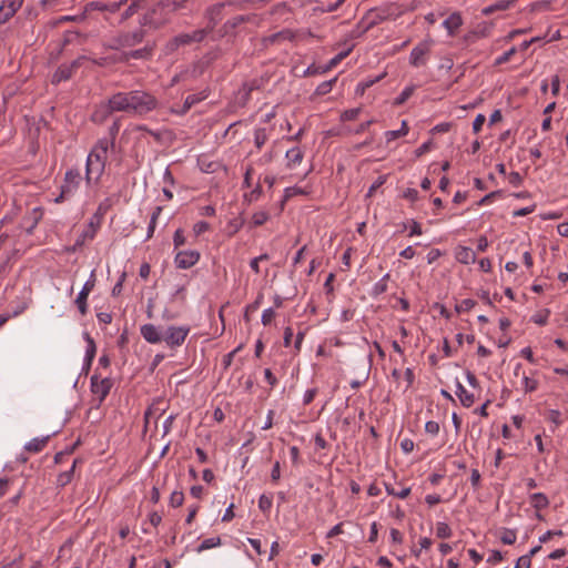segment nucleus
<instances>
[{
	"mask_svg": "<svg viewBox=\"0 0 568 568\" xmlns=\"http://www.w3.org/2000/svg\"><path fill=\"white\" fill-rule=\"evenodd\" d=\"M159 106L158 99L148 91L132 90L112 94L106 105L92 114L94 121H103L112 112H124L135 116H143Z\"/></svg>",
	"mask_w": 568,
	"mask_h": 568,
	"instance_id": "1",
	"label": "nucleus"
},
{
	"mask_svg": "<svg viewBox=\"0 0 568 568\" xmlns=\"http://www.w3.org/2000/svg\"><path fill=\"white\" fill-rule=\"evenodd\" d=\"M110 142L106 139H101L92 148L88 154L85 162V184L87 186H95L99 184L104 170L108 158Z\"/></svg>",
	"mask_w": 568,
	"mask_h": 568,
	"instance_id": "2",
	"label": "nucleus"
},
{
	"mask_svg": "<svg viewBox=\"0 0 568 568\" xmlns=\"http://www.w3.org/2000/svg\"><path fill=\"white\" fill-rule=\"evenodd\" d=\"M242 2L236 1H227V2H220L216 4H213L209 7L205 11L204 19H205V28L200 31V36H204L205 33L212 32L217 24V22L222 18V12L225 7H241Z\"/></svg>",
	"mask_w": 568,
	"mask_h": 568,
	"instance_id": "3",
	"label": "nucleus"
},
{
	"mask_svg": "<svg viewBox=\"0 0 568 568\" xmlns=\"http://www.w3.org/2000/svg\"><path fill=\"white\" fill-rule=\"evenodd\" d=\"M82 182V175L78 169H70L65 172L64 181L61 185V193L55 199V202L59 203L62 200L70 199L75 194L80 184Z\"/></svg>",
	"mask_w": 568,
	"mask_h": 568,
	"instance_id": "4",
	"label": "nucleus"
},
{
	"mask_svg": "<svg viewBox=\"0 0 568 568\" xmlns=\"http://www.w3.org/2000/svg\"><path fill=\"white\" fill-rule=\"evenodd\" d=\"M190 331H191V328L187 325L168 326L163 333V342L170 348H178L183 345L187 335L190 334Z\"/></svg>",
	"mask_w": 568,
	"mask_h": 568,
	"instance_id": "5",
	"label": "nucleus"
},
{
	"mask_svg": "<svg viewBox=\"0 0 568 568\" xmlns=\"http://www.w3.org/2000/svg\"><path fill=\"white\" fill-rule=\"evenodd\" d=\"M432 47V41L424 40L419 42L410 52L409 63L415 67H423L428 60V53Z\"/></svg>",
	"mask_w": 568,
	"mask_h": 568,
	"instance_id": "6",
	"label": "nucleus"
},
{
	"mask_svg": "<svg viewBox=\"0 0 568 568\" xmlns=\"http://www.w3.org/2000/svg\"><path fill=\"white\" fill-rule=\"evenodd\" d=\"M94 286L95 271L93 270L75 298V305L82 315H84L88 311L87 300L89 294L93 291Z\"/></svg>",
	"mask_w": 568,
	"mask_h": 568,
	"instance_id": "7",
	"label": "nucleus"
},
{
	"mask_svg": "<svg viewBox=\"0 0 568 568\" xmlns=\"http://www.w3.org/2000/svg\"><path fill=\"white\" fill-rule=\"evenodd\" d=\"M113 383L110 378H100L98 375L91 377V390L102 403L109 395Z\"/></svg>",
	"mask_w": 568,
	"mask_h": 568,
	"instance_id": "8",
	"label": "nucleus"
},
{
	"mask_svg": "<svg viewBox=\"0 0 568 568\" xmlns=\"http://www.w3.org/2000/svg\"><path fill=\"white\" fill-rule=\"evenodd\" d=\"M80 61H81V59H77L70 64L60 65L57 69V71L53 73L51 82L53 84H59L63 81H68L69 79H71L74 70L79 68Z\"/></svg>",
	"mask_w": 568,
	"mask_h": 568,
	"instance_id": "9",
	"label": "nucleus"
},
{
	"mask_svg": "<svg viewBox=\"0 0 568 568\" xmlns=\"http://www.w3.org/2000/svg\"><path fill=\"white\" fill-rule=\"evenodd\" d=\"M200 253L197 251H180L174 258L175 265L179 268H190L197 263Z\"/></svg>",
	"mask_w": 568,
	"mask_h": 568,
	"instance_id": "10",
	"label": "nucleus"
},
{
	"mask_svg": "<svg viewBox=\"0 0 568 568\" xmlns=\"http://www.w3.org/2000/svg\"><path fill=\"white\" fill-rule=\"evenodd\" d=\"M22 4L23 0H3L0 4V24L12 18Z\"/></svg>",
	"mask_w": 568,
	"mask_h": 568,
	"instance_id": "11",
	"label": "nucleus"
},
{
	"mask_svg": "<svg viewBox=\"0 0 568 568\" xmlns=\"http://www.w3.org/2000/svg\"><path fill=\"white\" fill-rule=\"evenodd\" d=\"M142 337L150 344L163 342V333L154 324H144L140 327Z\"/></svg>",
	"mask_w": 568,
	"mask_h": 568,
	"instance_id": "12",
	"label": "nucleus"
},
{
	"mask_svg": "<svg viewBox=\"0 0 568 568\" xmlns=\"http://www.w3.org/2000/svg\"><path fill=\"white\" fill-rule=\"evenodd\" d=\"M82 336L87 343L85 355L83 358V367L89 368L92 365V362L94 359V356L97 353V345H95L94 339L91 337V335L88 332H83Z\"/></svg>",
	"mask_w": 568,
	"mask_h": 568,
	"instance_id": "13",
	"label": "nucleus"
},
{
	"mask_svg": "<svg viewBox=\"0 0 568 568\" xmlns=\"http://www.w3.org/2000/svg\"><path fill=\"white\" fill-rule=\"evenodd\" d=\"M251 19H255L254 17L251 18V17H245V16H237V17H234L230 20H227L225 22V24L223 26V30H224V34H227V33H231L233 31L235 32H246L247 30L245 29H239L236 30V28L241 27L242 24H244L246 21L251 20Z\"/></svg>",
	"mask_w": 568,
	"mask_h": 568,
	"instance_id": "14",
	"label": "nucleus"
},
{
	"mask_svg": "<svg viewBox=\"0 0 568 568\" xmlns=\"http://www.w3.org/2000/svg\"><path fill=\"white\" fill-rule=\"evenodd\" d=\"M455 258L459 263L468 265L476 261V254L470 247L459 245L455 250Z\"/></svg>",
	"mask_w": 568,
	"mask_h": 568,
	"instance_id": "15",
	"label": "nucleus"
},
{
	"mask_svg": "<svg viewBox=\"0 0 568 568\" xmlns=\"http://www.w3.org/2000/svg\"><path fill=\"white\" fill-rule=\"evenodd\" d=\"M285 158L287 161L288 169H295L300 165L304 158V152L300 146H294L286 151Z\"/></svg>",
	"mask_w": 568,
	"mask_h": 568,
	"instance_id": "16",
	"label": "nucleus"
},
{
	"mask_svg": "<svg viewBox=\"0 0 568 568\" xmlns=\"http://www.w3.org/2000/svg\"><path fill=\"white\" fill-rule=\"evenodd\" d=\"M515 2H516V0H498L495 3L485 7L481 10V13L485 16H489L497 11H505V10L509 9Z\"/></svg>",
	"mask_w": 568,
	"mask_h": 568,
	"instance_id": "17",
	"label": "nucleus"
},
{
	"mask_svg": "<svg viewBox=\"0 0 568 568\" xmlns=\"http://www.w3.org/2000/svg\"><path fill=\"white\" fill-rule=\"evenodd\" d=\"M443 26L446 28L448 33H454L462 26L463 20L458 12H454L443 20Z\"/></svg>",
	"mask_w": 568,
	"mask_h": 568,
	"instance_id": "18",
	"label": "nucleus"
},
{
	"mask_svg": "<svg viewBox=\"0 0 568 568\" xmlns=\"http://www.w3.org/2000/svg\"><path fill=\"white\" fill-rule=\"evenodd\" d=\"M455 393H456V396L459 398L463 406L470 407L474 404V402H475L474 394L468 392L459 382H457Z\"/></svg>",
	"mask_w": 568,
	"mask_h": 568,
	"instance_id": "19",
	"label": "nucleus"
},
{
	"mask_svg": "<svg viewBox=\"0 0 568 568\" xmlns=\"http://www.w3.org/2000/svg\"><path fill=\"white\" fill-rule=\"evenodd\" d=\"M386 77V72H383L376 77H369V78H366L365 80L361 81L357 85H356V89H355V93L357 95H363L365 93V91L371 88L372 85H374L375 83L379 82L381 80H383L384 78Z\"/></svg>",
	"mask_w": 568,
	"mask_h": 568,
	"instance_id": "20",
	"label": "nucleus"
},
{
	"mask_svg": "<svg viewBox=\"0 0 568 568\" xmlns=\"http://www.w3.org/2000/svg\"><path fill=\"white\" fill-rule=\"evenodd\" d=\"M48 440L49 436L32 438L24 445V449L33 454L40 453L45 447Z\"/></svg>",
	"mask_w": 568,
	"mask_h": 568,
	"instance_id": "21",
	"label": "nucleus"
},
{
	"mask_svg": "<svg viewBox=\"0 0 568 568\" xmlns=\"http://www.w3.org/2000/svg\"><path fill=\"white\" fill-rule=\"evenodd\" d=\"M409 129L407 125V121L403 120L402 125L398 130H392L385 132V139L386 142H392L393 140H396L398 138L405 136L408 133Z\"/></svg>",
	"mask_w": 568,
	"mask_h": 568,
	"instance_id": "22",
	"label": "nucleus"
},
{
	"mask_svg": "<svg viewBox=\"0 0 568 568\" xmlns=\"http://www.w3.org/2000/svg\"><path fill=\"white\" fill-rule=\"evenodd\" d=\"M530 504L534 508L540 510L548 507L549 500L545 494L535 493L530 496Z\"/></svg>",
	"mask_w": 568,
	"mask_h": 568,
	"instance_id": "23",
	"label": "nucleus"
},
{
	"mask_svg": "<svg viewBox=\"0 0 568 568\" xmlns=\"http://www.w3.org/2000/svg\"><path fill=\"white\" fill-rule=\"evenodd\" d=\"M206 94L204 92L197 93V94H190L185 98L184 104H183V113L190 110L194 104L203 101L206 99Z\"/></svg>",
	"mask_w": 568,
	"mask_h": 568,
	"instance_id": "24",
	"label": "nucleus"
},
{
	"mask_svg": "<svg viewBox=\"0 0 568 568\" xmlns=\"http://www.w3.org/2000/svg\"><path fill=\"white\" fill-rule=\"evenodd\" d=\"M385 490L388 495L395 496L399 499H405L410 494L409 487H404L400 490H396L392 484L385 483Z\"/></svg>",
	"mask_w": 568,
	"mask_h": 568,
	"instance_id": "25",
	"label": "nucleus"
},
{
	"mask_svg": "<svg viewBox=\"0 0 568 568\" xmlns=\"http://www.w3.org/2000/svg\"><path fill=\"white\" fill-rule=\"evenodd\" d=\"M377 12H369L359 23L361 32H367L376 23Z\"/></svg>",
	"mask_w": 568,
	"mask_h": 568,
	"instance_id": "26",
	"label": "nucleus"
},
{
	"mask_svg": "<svg viewBox=\"0 0 568 568\" xmlns=\"http://www.w3.org/2000/svg\"><path fill=\"white\" fill-rule=\"evenodd\" d=\"M453 530L447 523L439 521L436 524V536L440 539H446L452 537Z\"/></svg>",
	"mask_w": 568,
	"mask_h": 568,
	"instance_id": "27",
	"label": "nucleus"
},
{
	"mask_svg": "<svg viewBox=\"0 0 568 568\" xmlns=\"http://www.w3.org/2000/svg\"><path fill=\"white\" fill-rule=\"evenodd\" d=\"M268 140V134L265 128H258L254 131V143L257 149H261Z\"/></svg>",
	"mask_w": 568,
	"mask_h": 568,
	"instance_id": "28",
	"label": "nucleus"
},
{
	"mask_svg": "<svg viewBox=\"0 0 568 568\" xmlns=\"http://www.w3.org/2000/svg\"><path fill=\"white\" fill-rule=\"evenodd\" d=\"M538 387V381L527 376L525 373L521 376V388L525 393H531Z\"/></svg>",
	"mask_w": 568,
	"mask_h": 568,
	"instance_id": "29",
	"label": "nucleus"
},
{
	"mask_svg": "<svg viewBox=\"0 0 568 568\" xmlns=\"http://www.w3.org/2000/svg\"><path fill=\"white\" fill-rule=\"evenodd\" d=\"M336 81H337V77H335L328 81H324V82L320 83L315 89V94L316 95H325V94L329 93L333 89V85L336 83Z\"/></svg>",
	"mask_w": 568,
	"mask_h": 568,
	"instance_id": "30",
	"label": "nucleus"
},
{
	"mask_svg": "<svg viewBox=\"0 0 568 568\" xmlns=\"http://www.w3.org/2000/svg\"><path fill=\"white\" fill-rule=\"evenodd\" d=\"M221 545V538L220 537H211L204 539L197 547L196 551L202 552L207 549L215 548Z\"/></svg>",
	"mask_w": 568,
	"mask_h": 568,
	"instance_id": "31",
	"label": "nucleus"
},
{
	"mask_svg": "<svg viewBox=\"0 0 568 568\" xmlns=\"http://www.w3.org/2000/svg\"><path fill=\"white\" fill-rule=\"evenodd\" d=\"M416 90V85L412 84V85H407L402 92L395 99V104L396 105H402L404 104L414 93V91Z\"/></svg>",
	"mask_w": 568,
	"mask_h": 568,
	"instance_id": "32",
	"label": "nucleus"
},
{
	"mask_svg": "<svg viewBox=\"0 0 568 568\" xmlns=\"http://www.w3.org/2000/svg\"><path fill=\"white\" fill-rule=\"evenodd\" d=\"M540 549H541L540 545H537V546L532 547L530 549L529 554L524 555V556L518 558V565H524L525 568H529L530 567L531 557L535 556L537 552H539ZM515 568H519V567H515Z\"/></svg>",
	"mask_w": 568,
	"mask_h": 568,
	"instance_id": "33",
	"label": "nucleus"
},
{
	"mask_svg": "<svg viewBox=\"0 0 568 568\" xmlns=\"http://www.w3.org/2000/svg\"><path fill=\"white\" fill-rule=\"evenodd\" d=\"M161 212H162L161 206L154 207V210L151 214L149 226H148V239H150L153 235L155 226H156V221H158L159 216L161 215Z\"/></svg>",
	"mask_w": 568,
	"mask_h": 568,
	"instance_id": "34",
	"label": "nucleus"
},
{
	"mask_svg": "<svg viewBox=\"0 0 568 568\" xmlns=\"http://www.w3.org/2000/svg\"><path fill=\"white\" fill-rule=\"evenodd\" d=\"M270 217V214L266 211H256L252 215V223L254 226L263 225Z\"/></svg>",
	"mask_w": 568,
	"mask_h": 568,
	"instance_id": "35",
	"label": "nucleus"
},
{
	"mask_svg": "<svg viewBox=\"0 0 568 568\" xmlns=\"http://www.w3.org/2000/svg\"><path fill=\"white\" fill-rule=\"evenodd\" d=\"M517 535L514 529H504L500 536V540L505 545H513L516 542Z\"/></svg>",
	"mask_w": 568,
	"mask_h": 568,
	"instance_id": "36",
	"label": "nucleus"
},
{
	"mask_svg": "<svg viewBox=\"0 0 568 568\" xmlns=\"http://www.w3.org/2000/svg\"><path fill=\"white\" fill-rule=\"evenodd\" d=\"M74 467H75V462H73V465L71 466V468L69 470L63 471L58 476V484L60 486H65L71 481V479L73 477Z\"/></svg>",
	"mask_w": 568,
	"mask_h": 568,
	"instance_id": "37",
	"label": "nucleus"
},
{
	"mask_svg": "<svg viewBox=\"0 0 568 568\" xmlns=\"http://www.w3.org/2000/svg\"><path fill=\"white\" fill-rule=\"evenodd\" d=\"M67 0H40V6L44 10H55L57 8L67 4Z\"/></svg>",
	"mask_w": 568,
	"mask_h": 568,
	"instance_id": "38",
	"label": "nucleus"
},
{
	"mask_svg": "<svg viewBox=\"0 0 568 568\" xmlns=\"http://www.w3.org/2000/svg\"><path fill=\"white\" fill-rule=\"evenodd\" d=\"M475 305H476V302L474 300L465 298V300L460 301L455 306V310L457 313H465V312H469Z\"/></svg>",
	"mask_w": 568,
	"mask_h": 568,
	"instance_id": "39",
	"label": "nucleus"
},
{
	"mask_svg": "<svg viewBox=\"0 0 568 568\" xmlns=\"http://www.w3.org/2000/svg\"><path fill=\"white\" fill-rule=\"evenodd\" d=\"M272 504H273V498L271 495H261L260 498H258V508L266 513L271 509L272 507Z\"/></svg>",
	"mask_w": 568,
	"mask_h": 568,
	"instance_id": "40",
	"label": "nucleus"
},
{
	"mask_svg": "<svg viewBox=\"0 0 568 568\" xmlns=\"http://www.w3.org/2000/svg\"><path fill=\"white\" fill-rule=\"evenodd\" d=\"M389 275L386 274L384 275L378 282H376L373 286V293L375 295H379V294H383L384 292H386L387 290V280H388Z\"/></svg>",
	"mask_w": 568,
	"mask_h": 568,
	"instance_id": "41",
	"label": "nucleus"
},
{
	"mask_svg": "<svg viewBox=\"0 0 568 568\" xmlns=\"http://www.w3.org/2000/svg\"><path fill=\"white\" fill-rule=\"evenodd\" d=\"M275 315H276V313H275L274 308L268 307V308L264 310L262 313V317H261L262 324L264 326L270 325L273 322Z\"/></svg>",
	"mask_w": 568,
	"mask_h": 568,
	"instance_id": "42",
	"label": "nucleus"
},
{
	"mask_svg": "<svg viewBox=\"0 0 568 568\" xmlns=\"http://www.w3.org/2000/svg\"><path fill=\"white\" fill-rule=\"evenodd\" d=\"M324 73H326L324 65L311 64L305 69L303 74H304V77H310V75L324 74Z\"/></svg>",
	"mask_w": 568,
	"mask_h": 568,
	"instance_id": "43",
	"label": "nucleus"
},
{
	"mask_svg": "<svg viewBox=\"0 0 568 568\" xmlns=\"http://www.w3.org/2000/svg\"><path fill=\"white\" fill-rule=\"evenodd\" d=\"M184 501V495L182 491L174 490L170 496V505L172 507H180Z\"/></svg>",
	"mask_w": 568,
	"mask_h": 568,
	"instance_id": "44",
	"label": "nucleus"
},
{
	"mask_svg": "<svg viewBox=\"0 0 568 568\" xmlns=\"http://www.w3.org/2000/svg\"><path fill=\"white\" fill-rule=\"evenodd\" d=\"M386 175H379L373 184L369 186L368 192L366 194L367 197L373 196L374 192L379 189L386 182Z\"/></svg>",
	"mask_w": 568,
	"mask_h": 568,
	"instance_id": "45",
	"label": "nucleus"
},
{
	"mask_svg": "<svg viewBox=\"0 0 568 568\" xmlns=\"http://www.w3.org/2000/svg\"><path fill=\"white\" fill-rule=\"evenodd\" d=\"M359 113H361L359 108L345 110L342 113L341 119H342V121H353L358 116Z\"/></svg>",
	"mask_w": 568,
	"mask_h": 568,
	"instance_id": "46",
	"label": "nucleus"
},
{
	"mask_svg": "<svg viewBox=\"0 0 568 568\" xmlns=\"http://www.w3.org/2000/svg\"><path fill=\"white\" fill-rule=\"evenodd\" d=\"M439 424L437 422H434V420H428L426 424H425V432L432 436H437L438 433H439Z\"/></svg>",
	"mask_w": 568,
	"mask_h": 568,
	"instance_id": "47",
	"label": "nucleus"
},
{
	"mask_svg": "<svg viewBox=\"0 0 568 568\" xmlns=\"http://www.w3.org/2000/svg\"><path fill=\"white\" fill-rule=\"evenodd\" d=\"M517 51L515 47L510 48L506 52H504L500 57H498L495 61V64H503L510 60L511 55Z\"/></svg>",
	"mask_w": 568,
	"mask_h": 568,
	"instance_id": "48",
	"label": "nucleus"
},
{
	"mask_svg": "<svg viewBox=\"0 0 568 568\" xmlns=\"http://www.w3.org/2000/svg\"><path fill=\"white\" fill-rule=\"evenodd\" d=\"M485 121H486V118L484 114H477L473 121V131L475 133H478L481 130Z\"/></svg>",
	"mask_w": 568,
	"mask_h": 568,
	"instance_id": "49",
	"label": "nucleus"
},
{
	"mask_svg": "<svg viewBox=\"0 0 568 568\" xmlns=\"http://www.w3.org/2000/svg\"><path fill=\"white\" fill-rule=\"evenodd\" d=\"M316 394H317V388L306 389L303 395V404L304 405L311 404L312 400L315 398Z\"/></svg>",
	"mask_w": 568,
	"mask_h": 568,
	"instance_id": "50",
	"label": "nucleus"
},
{
	"mask_svg": "<svg viewBox=\"0 0 568 568\" xmlns=\"http://www.w3.org/2000/svg\"><path fill=\"white\" fill-rule=\"evenodd\" d=\"M403 197L410 202H415L418 200V191L416 189L408 187L404 191Z\"/></svg>",
	"mask_w": 568,
	"mask_h": 568,
	"instance_id": "51",
	"label": "nucleus"
},
{
	"mask_svg": "<svg viewBox=\"0 0 568 568\" xmlns=\"http://www.w3.org/2000/svg\"><path fill=\"white\" fill-rule=\"evenodd\" d=\"M209 227H210V225L207 222L200 221L194 224L193 231H194L195 235H200V234L206 232L209 230Z\"/></svg>",
	"mask_w": 568,
	"mask_h": 568,
	"instance_id": "52",
	"label": "nucleus"
},
{
	"mask_svg": "<svg viewBox=\"0 0 568 568\" xmlns=\"http://www.w3.org/2000/svg\"><path fill=\"white\" fill-rule=\"evenodd\" d=\"M149 54V51L146 49H141V50H133V51H130L125 54V57L129 59V58H132V59H142L144 57H146Z\"/></svg>",
	"mask_w": 568,
	"mask_h": 568,
	"instance_id": "53",
	"label": "nucleus"
},
{
	"mask_svg": "<svg viewBox=\"0 0 568 568\" xmlns=\"http://www.w3.org/2000/svg\"><path fill=\"white\" fill-rule=\"evenodd\" d=\"M535 211V205L521 207L513 212V216L520 217L526 216Z\"/></svg>",
	"mask_w": 568,
	"mask_h": 568,
	"instance_id": "54",
	"label": "nucleus"
},
{
	"mask_svg": "<svg viewBox=\"0 0 568 568\" xmlns=\"http://www.w3.org/2000/svg\"><path fill=\"white\" fill-rule=\"evenodd\" d=\"M173 242H174L175 247L184 245L185 237H184L182 230H176L174 232Z\"/></svg>",
	"mask_w": 568,
	"mask_h": 568,
	"instance_id": "55",
	"label": "nucleus"
},
{
	"mask_svg": "<svg viewBox=\"0 0 568 568\" xmlns=\"http://www.w3.org/2000/svg\"><path fill=\"white\" fill-rule=\"evenodd\" d=\"M432 141H426L424 142L422 145H419L415 153H416V156H422L423 154L427 153L430 149H432Z\"/></svg>",
	"mask_w": 568,
	"mask_h": 568,
	"instance_id": "56",
	"label": "nucleus"
},
{
	"mask_svg": "<svg viewBox=\"0 0 568 568\" xmlns=\"http://www.w3.org/2000/svg\"><path fill=\"white\" fill-rule=\"evenodd\" d=\"M400 448L405 454H408L414 449V442L412 439L405 438L400 442Z\"/></svg>",
	"mask_w": 568,
	"mask_h": 568,
	"instance_id": "57",
	"label": "nucleus"
},
{
	"mask_svg": "<svg viewBox=\"0 0 568 568\" xmlns=\"http://www.w3.org/2000/svg\"><path fill=\"white\" fill-rule=\"evenodd\" d=\"M389 536H390V539L394 544H402L403 542V535L402 532L396 529V528H392L390 531H389Z\"/></svg>",
	"mask_w": 568,
	"mask_h": 568,
	"instance_id": "58",
	"label": "nucleus"
},
{
	"mask_svg": "<svg viewBox=\"0 0 568 568\" xmlns=\"http://www.w3.org/2000/svg\"><path fill=\"white\" fill-rule=\"evenodd\" d=\"M509 183L514 186H519L523 183V178L518 172H511L508 176Z\"/></svg>",
	"mask_w": 568,
	"mask_h": 568,
	"instance_id": "59",
	"label": "nucleus"
},
{
	"mask_svg": "<svg viewBox=\"0 0 568 568\" xmlns=\"http://www.w3.org/2000/svg\"><path fill=\"white\" fill-rule=\"evenodd\" d=\"M149 521L152 526L158 527L162 521V516L156 511H152L149 514Z\"/></svg>",
	"mask_w": 568,
	"mask_h": 568,
	"instance_id": "60",
	"label": "nucleus"
},
{
	"mask_svg": "<svg viewBox=\"0 0 568 568\" xmlns=\"http://www.w3.org/2000/svg\"><path fill=\"white\" fill-rule=\"evenodd\" d=\"M503 560V555L499 550H493L490 556L488 557L487 561L490 564H498Z\"/></svg>",
	"mask_w": 568,
	"mask_h": 568,
	"instance_id": "61",
	"label": "nucleus"
},
{
	"mask_svg": "<svg viewBox=\"0 0 568 568\" xmlns=\"http://www.w3.org/2000/svg\"><path fill=\"white\" fill-rule=\"evenodd\" d=\"M423 231L420 224L416 221H412L409 226V236L422 235Z\"/></svg>",
	"mask_w": 568,
	"mask_h": 568,
	"instance_id": "62",
	"label": "nucleus"
},
{
	"mask_svg": "<svg viewBox=\"0 0 568 568\" xmlns=\"http://www.w3.org/2000/svg\"><path fill=\"white\" fill-rule=\"evenodd\" d=\"M97 318L102 324H110L112 322V315L108 312L98 313Z\"/></svg>",
	"mask_w": 568,
	"mask_h": 568,
	"instance_id": "63",
	"label": "nucleus"
},
{
	"mask_svg": "<svg viewBox=\"0 0 568 568\" xmlns=\"http://www.w3.org/2000/svg\"><path fill=\"white\" fill-rule=\"evenodd\" d=\"M520 355L523 357H525L528 362H530L531 364H535L536 361H535V357H534V354H532V351L530 347H524L521 351H520Z\"/></svg>",
	"mask_w": 568,
	"mask_h": 568,
	"instance_id": "64",
	"label": "nucleus"
}]
</instances>
